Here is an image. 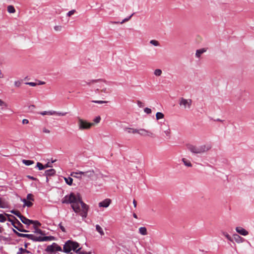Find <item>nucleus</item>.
Returning a JSON list of instances; mask_svg holds the SVG:
<instances>
[{"label": "nucleus", "mask_w": 254, "mask_h": 254, "mask_svg": "<svg viewBox=\"0 0 254 254\" xmlns=\"http://www.w3.org/2000/svg\"><path fill=\"white\" fill-rule=\"evenodd\" d=\"M106 83V81L102 79H98L96 80H89L88 83L91 84V87L95 92H97L104 86V84Z\"/></svg>", "instance_id": "20e7f679"}, {"label": "nucleus", "mask_w": 254, "mask_h": 254, "mask_svg": "<svg viewBox=\"0 0 254 254\" xmlns=\"http://www.w3.org/2000/svg\"><path fill=\"white\" fill-rule=\"evenodd\" d=\"M161 129L164 130V132L166 135L167 138L170 139L171 137V132L169 128L167 127L166 128H163V127H162Z\"/></svg>", "instance_id": "a211bd4d"}, {"label": "nucleus", "mask_w": 254, "mask_h": 254, "mask_svg": "<svg viewBox=\"0 0 254 254\" xmlns=\"http://www.w3.org/2000/svg\"><path fill=\"white\" fill-rule=\"evenodd\" d=\"M66 114H67V113H66V112L62 113V112H58L56 111L55 115H57L60 116H64L66 115Z\"/></svg>", "instance_id": "de8ad7c7"}, {"label": "nucleus", "mask_w": 254, "mask_h": 254, "mask_svg": "<svg viewBox=\"0 0 254 254\" xmlns=\"http://www.w3.org/2000/svg\"><path fill=\"white\" fill-rule=\"evenodd\" d=\"M150 43L151 44H152V45L155 46H159V42L158 41H157V40H151L150 41Z\"/></svg>", "instance_id": "473e14b6"}, {"label": "nucleus", "mask_w": 254, "mask_h": 254, "mask_svg": "<svg viewBox=\"0 0 254 254\" xmlns=\"http://www.w3.org/2000/svg\"><path fill=\"white\" fill-rule=\"evenodd\" d=\"M44 166V169L48 168V167H52V166L51 165V163H50L49 162H48L46 165H45Z\"/></svg>", "instance_id": "6e6d98bb"}, {"label": "nucleus", "mask_w": 254, "mask_h": 254, "mask_svg": "<svg viewBox=\"0 0 254 254\" xmlns=\"http://www.w3.org/2000/svg\"><path fill=\"white\" fill-rule=\"evenodd\" d=\"M45 83L44 81H40L39 83L38 84V85H43Z\"/></svg>", "instance_id": "774afa93"}, {"label": "nucleus", "mask_w": 254, "mask_h": 254, "mask_svg": "<svg viewBox=\"0 0 254 254\" xmlns=\"http://www.w3.org/2000/svg\"><path fill=\"white\" fill-rule=\"evenodd\" d=\"M75 172H73L71 174V176H73V177L81 179L82 178V175H76L75 174Z\"/></svg>", "instance_id": "4c0bfd02"}, {"label": "nucleus", "mask_w": 254, "mask_h": 254, "mask_svg": "<svg viewBox=\"0 0 254 254\" xmlns=\"http://www.w3.org/2000/svg\"><path fill=\"white\" fill-rule=\"evenodd\" d=\"M21 200L24 203V205L27 207H31L33 203L30 201H27L25 198L21 199Z\"/></svg>", "instance_id": "a878e982"}, {"label": "nucleus", "mask_w": 254, "mask_h": 254, "mask_svg": "<svg viewBox=\"0 0 254 254\" xmlns=\"http://www.w3.org/2000/svg\"><path fill=\"white\" fill-rule=\"evenodd\" d=\"M43 132L46 133H49L50 132V130L46 127H44L43 128Z\"/></svg>", "instance_id": "5fc2aeb1"}, {"label": "nucleus", "mask_w": 254, "mask_h": 254, "mask_svg": "<svg viewBox=\"0 0 254 254\" xmlns=\"http://www.w3.org/2000/svg\"><path fill=\"white\" fill-rule=\"evenodd\" d=\"M236 243L239 244L244 242V239H235Z\"/></svg>", "instance_id": "4d7b16f0"}, {"label": "nucleus", "mask_w": 254, "mask_h": 254, "mask_svg": "<svg viewBox=\"0 0 254 254\" xmlns=\"http://www.w3.org/2000/svg\"><path fill=\"white\" fill-rule=\"evenodd\" d=\"M13 231L17 235V236L18 237H23V234H24L18 233L17 231H16L15 230H14V229H13Z\"/></svg>", "instance_id": "603ef678"}, {"label": "nucleus", "mask_w": 254, "mask_h": 254, "mask_svg": "<svg viewBox=\"0 0 254 254\" xmlns=\"http://www.w3.org/2000/svg\"><path fill=\"white\" fill-rule=\"evenodd\" d=\"M27 177L28 178H29V179L31 180H33V181H35V180H36L37 179L33 176H31L30 175H28L27 176Z\"/></svg>", "instance_id": "13d9d810"}, {"label": "nucleus", "mask_w": 254, "mask_h": 254, "mask_svg": "<svg viewBox=\"0 0 254 254\" xmlns=\"http://www.w3.org/2000/svg\"><path fill=\"white\" fill-rule=\"evenodd\" d=\"M31 224L33 225V227L34 228V232L36 234L41 235L42 236H46V233L44 231H43L42 230L39 229L38 228V226H41V224L40 222L37 220H32Z\"/></svg>", "instance_id": "423d86ee"}, {"label": "nucleus", "mask_w": 254, "mask_h": 254, "mask_svg": "<svg viewBox=\"0 0 254 254\" xmlns=\"http://www.w3.org/2000/svg\"><path fill=\"white\" fill-rule=\"evenodd\" d=\"M34 241L42 242L52 240L53 239H32Z\"/></svg>", "instance_id": "8fccbe9b"}, {"label": "nucleus", "mask_w": 254, "mask_h": 254, "mask_svg": "<svg viewBox=\"0 0 254 254\" xmlns=\"http://www.w3.org/2000/svg\"><path fill=\"white\" fill-rule=\"evenodd\" d=\"M6 106V104L1 99H0V106Z\"/></svg>", "instance_id": "e2e57ef3"}, {"label": "nucleus", "mask_w": 254, "mask_h": 254, "mask_svg": "<svg viewBox=\"0 0 254 254\" xmlns=\"http://www.w3.org/2000/svg\"><path fill=\"white\" fill-rule=\"evenodd\" d=\"M54 29L57 31H61L62 29V27L61 25H57L54 27Z\"/></svg>", "instance_id": "a18cd8bd"}, {"label": "nucleus", "mask_w": 254, "mask_h": 254, "mask_svg": "<svg viewBox=\"0 0 254 254\" xmlns=\"http://www.w3.org/2000/svg\"><path fill=\"white\" fill-rule=\"evenodd\" d=\"M56 174V171L54 169H50L46 170L45 172V175L47 177H50L55 175Z\"/></svg>", "instance_id": "dca6fc26"}, {"label": "nucleus", "mask_w": 254, "mask_h": 254, "mask_svg": "<svg viewBox=\"0 0 254 254\" xmlns=\"http://www.w3.org/2000/svg\"><path fill=\"white\" fill-rule=\"evenodd\" d=\"M182 161L186 166L189 167H190L192 166V164H191V162L189 160L186 159V158H182Z\"/></svg>", "instance_id": "aec40b11"}, {"label": "nucleus", "mask_w": 254, "mask_h": 254, "mask_svg": "<svg viewBox=\"0 0 254 254\" xmlns=\"http://www.w3.org/2000/svg\"><path fill=\"white\" fill-rule=\"evenodd\" d=\"M234 238H242L238 234H234L233 235Z\"/></svg>", "instance_id": "0e129e2a"}, {"label": "nucleus", "mask_w": 254, "mask_h": 254, "mask_svg": "<svg viewBox=\"0 0 254 254\" xmlns=\"http://www.w3.org/2000/svg\"><path fill=\"white\" fill-rule=\"evenodd\" d=\"M223 236H225L226 238H231L229 235L227 233H223Z\"/></svg>", "instance_id": "680f3d73"}, {"label": "nucleus", "mask_w": 254, "mask_h": 254, "mask_svg": "<svg viewBox=\"0 0 254 254\" xmlns=\"http://www.w3.org/2000/svg\"><path fill=\"white\" fill-rule=\"evenodd\" d=\"M36 167H38L39 170H42L44 169V166L40 162H37Z\"/></svg>", "instance_id": "f704fd0d"}, {"label": "nucleus", "mask_w": 254, "mask_h": 254, "mask_svg": "<svg viewBox=\"0 0 254 254\" xmlns=\"http://www.w3.org/2000/svg\"><path fill=\"white\" fill-rule=\"evenodd\" d=\"M154 74L156 76H160L162 74V70L160 69H156L154 70Z\"/></svg>", "instance_id": "72a5a7b5"}, {"label": "nucleus", "mask_w": 254, "mask_h": 254, "mask_svg": "<svg viewBox=\"0 0 254 254\" xmlns=\"http://www.w3.org/2000/svg\"><path fill=\"white\" fill-rule=\"evenodd\" d=\"M5 215L8 217V220L11 222V224L13 225V224H14L15 223V220L13 219V216L10 214H5Z\"/></svg>", "instance_id": "b1692460"}, {"label": "nucleus", "mask_w": 254, "mask_h": 254, "mask_svg": "<svg viewBox=\"0 0 254 254\" xmlns=\"http://www.w3.org/2000/svg\"><path fill=\"white\" fill-rule=\"evenodd\" d=\"M6 218L5 215H4L2 214H0V222H4L6 221Z\"/></svg>", "instance_id": "c9c22d12"}, {"label": "nucleus", "mask_w": 254, "mask_h": 254, "mask_svg": "<svg viewBox=\"0 0 254 254\" xmlns=\"http://www.w3.org/2000/svg\"><path fill=\"white\" fill-rule=\"evenodd\" d=\"M63 203L71 204V207L76 213H78L83 219L87 217L89 206L82 200L81 195L77 192H71L65 195L62 200Z\"/></svg>", "instance_id": "f257e3e1"}, {"label": "nucleus", "mask_w": 254, "mask_h": 254, "mask_svg": "<svg viewBox=\"0 0 254 254\" xmlns=\"http://www.w3.org/2000/svg\"><path fill=\"white\" fill-rule=\"evenodd\" d=\"M27 199L29 200L34 201L33 195L31 193H29L27 195Z\"/></svg>", "instance_id": "58836bf2"}, {"label": "nucleus", "mask_w": 254, "mask_h": 254, "mask_svg": "<svg viewBox=\"0 0 254 254\" xmlns=\"http://www.w3.org/2000/svg\"><path fill=\"white\" fill-rule=\"evenodd\" d=\"M28 238H55L54 237L51 236H42L41 235H34L33 234H28Z\"/></svg>", "instance_id": "4468645a"}, {"label": "nucleus", "mask_w": 254, "mask_h": 254, "mask_svg": "<svg viewBox=\"0 0 254 254\" xmlns=\"http://www.w3.org/2000/svg\"><path fill=\"white\" fill-rule=\"evenodd\" d=\"M35 108V106L34 105H31L29 106V109H32Z\"/></svg>", "instance_id": "69168bd1"}, {"label": "nucleus", "mask_w": 254, "mask_h": 254, "mask_svg": "<svg viewBox=\"0 0 254 254\" xmlns=\"http://www.w3.org/2000/svg\"><path fill=\"white\" fill-rule=\"evenodd\" d=\"M132 133H137L141 135L151 136L152 133L144 129H135L132 131Z\"/></svg>", "instance_id": "9b49d317"}, {"label": "nucleus", "mask_w": 254, "mask_h": 254, "mask_svg": "<svg viewBox=\"0 0 254 254\" xmlns=\"http://www.w3.org/2000/svg\"><path fill=\"white\" fill-rule=\"evenodd\" d=\"M139 232L142 235H145L147 234V229L145 227H141L139 228Z\"/></svg>", "instance_id": "412c9836"}, {"label": "nucleus", "mask_w": 254, "mask_h": 254, "mask_svg": "<svg viewBox=\"0 0 254 254\" xmlns=\"http://www.w3.org/2000/svg\"><path fill=\"white\" fill-rule=\"evenodd\" d=\"M144 112L147 114H150L151 113L152 111L151 109L146 107L144 109Z\"/></svg>", "instance_id": "79ce46f5"}, {"label": "nucleus", "mask_w": 254, "mask_h": 254, "mask_svg": "<svg viewBox=\"0 0 254 254\" xmlns=\"http://www.w3.org/2000/svg\"><path fill=\"white\" fill-rule=\"evenodd\" d=\"M92 102L98 103V104H103L108 103V101H100V100H94L92 101Z\"/></svg>", "instance_id": "c03bdc74"}, {"label": "nucleus", "mask_w": 254, "mask_h": 254, "mask_svg": "<svg viewBox=\"0 0 254 254\" xmlns=\"http://www.w3.org/2000/svg\"><path fill=\"white\" fill-rule=\"evenodd\" d=\"M55 113H56V111H43V112H41L39 114L41 115L44 116V115H55Z\"/></svg>", "instance_id": "6ab92c4d"}, {"label": "nucleus", "mask_w": 254, "mask_h": 254, "mask_svg": "<svg viewBox=\"0 0 254 254\" xmlns=\"http://www.w3.org/2000/svg\"><path fill=\"white\" fill-rule=\"evenodd\" d=\"M101 120V118L100 116H98V117H96L94 119V122L95 123H98L100 122Z\"/></svg>", "instance_id": "09e8293b"}, {"label": "nucleus", "mask_w": 254, "mask_h": 254, "mask_svg": "<svg viewBox=\"0 0 254 254\" xmlns=\"http://www.w3.org/2000/svg\"><path fill=\"white\" fill-rule=\"evenodd\" d=\"M13 219L15 220V223L13 224V226L16 228L17 230L20 232H27L28 231L24 229L23 225L15 218L14 216H12Z\"/></svg>", "instance_id": "9d476101"}, {"label": "nucleus", "mask_w": 254, "mask_h": 254, "mask_svg": "<svg viewBox=\"0 0 254 254\" xmlns=\"http://www.w3.org/2000/svg\"><path fill=\"white\" fill-rule=\"evenodd\" d=\"M187 149L193 154H202L209 150L212 146L209 143L201 145L199 146L194 145L190 144L187 145Z\"/></svg>", "instance_id": "7ed1b4c3"}, {"label": "nucleus", "mask_w": 254, "mask_h": 254, "mask_svg": "<svg viewBox=\"0 0 254 254\" xmlns=\"http://www.w3.org/2000/svg\"><path fill=\"white\" fill-rule=\"evenodd\" d=\"M64 180L65 183L71 186L72 184L73 179L71 177H67V178H64Z\"/></svg>", "instance_id": "5701e85b"}, {"label": "nucleus", "mask_w": 254, "mask_h": 254, "mask_svg": "<svg viewBox=\"0 0 254 254\" xmlns=\"http://www.w3.org/2000/svg\"><path fill=\"white\" fill-rule=\"evenodd\" d=\"M134 13H132V14H131L130 16H129L128 17L125 18L124 19H123L122 20V22H120L121 24H123L124 23H125V22H127V21H128L130 18L132 16V15H133Z\"/></svg>", "instance_id": "e433bc0d"}, {"label": "nucleus", "mask_w": 254, "mask_h": 254, "mask_svg": "<svg viewBox=\"0 0 254 254\" xmlns=\"http://www.w3.org/2000/svg\"><path fill=\"white\" fill-rule=\"evenodd\" d=\"M59 226H60V229H61V230L63 232L65 231L64 227L63 226H62L61 223L59 224Z\"/></svg>", "instance_id": "bf43d9fd"}, {"label": "nucleus", "mask_w": 254, "mask_h": 254, "mask_svg": "<svg viewBox=\"0 0 254 254\" xmlns=\"http://www.w3.org/2000/svg\"><path fill=\"white\" fill-rule=\"evenodd\" d=\"M22 81H23L22 79L15 81L14 83V86L16 87H19L21 85V84L22 83Z\"/></svg>", "instance_id": "c85d7f7f"}, {"label": "nucleus", "mask_w": 254, "mask_h": 254, "mask_svg": "<svg viewBox=\"0 0 254 254\" xmlns=\"http://www.w3.org/2000/svg\"><path fill=\"white\" fill-rule=\"evenodd\" d=\"M10 212L15 215H16L19 218H20V216H22L21 214L19 211L15 210H12L10 211Z\"/></svg>", "instance_id": "c756f323"}, {"label": "nucleus", "mask_w": 254, "mask_h": 254, "mask_svg": "<svg viewBox=\"0 0 254 254\" xmlns=\"http://www.w3.org/2000/svg\"><path fill=\"white\" fill-rule=\"evenodd\" d=\"M236 231L239 234L244 236H246L249 234L248 231L241 227H237L236 228Z\"/></svg>", "instance_id": "f8f14e48"}, {"label": "nucleus", "mask_w": 254, "mask_h": 254, "mask_svg": "<svg viewBox=\"0 0 254 254\" xmlns=\"http://www.w3.org/2000/svg\"><path fill=\"white\" fill-rule=\"evenodd\" d=\"M104 86H103L102 87V88L101 89V91L103 92H104V93H109V91H108V90H107V89L106 88H105L104 87Z\"/></svg>", "instance_id": "864d4df0"}, {"label": "nucleus", "mask_w": 254, "mask_h": 254, "mask_svg": "<svg viewBox=\"0 0 254 254\" xmlns=\"http://www.w3.org/2000/svg\"><path fill=\"white\" fill-rule=\"evenodd\" d=\"M24 253H29V252L26 249H24L22 248H20L19 249L18 252L17 253V254H22Z\"/></svg>", "instance_id": "2f4dec72"}, {"label": "nucleus", "mask_w": 254, "mask_h": 254, "mask_svg": "<svg viewBox=\"0 0 254 254\" xmlns=\"http://www.w3.org/2000/svg\"><path fill=\"white\" fill-rule=\"evenodd\" d=\"M164 115L161 112H157L156 114V118L157 120L164 118Z\"/></svg>", "instance_id": "393cba45"}, {"label": "nucleus", "mask_w": 254, "mask_h": 254, "mask_svg": "<svg viewBox=\"0 0 254 254\" xmlns=\"http://www.w3.org/2000/svg\"><path fill=\"white\" fill-rule=\"evenodd\" d=\"M6 206V202L1 198H0V208H4Z\"/></svg>", "instance_id": "bb28decb"}, {"label": "nucleus", "mask_w": 254, "mask_h": 254, "mask_svg": "<svg viewBox=\"0 0 254 254\" xmlns=\"http://www.w3.org/2000/svg\"><path fill=\"white\" fill-rule=\"evenodd\" d=\"M77 125L79 130L88 129L94 125L93 123H89L86 120H83L80 118H78Z\"/></svg>", "instance_id": "39448f33"}, {"label": "nucleus", "mask_w": 254, "mask_h": 254, "mask_svg": "<svg viewBox=\"0 0 254 254\" xmlns=\"http://www.w3.org/2000/svg\"><path fill=\"white\" fill-rule=\"evenodd\" d=\"M96 229L101 235H104V232L102 228L99 225H96Z\"/></svg>", "instance_id": "7c9ffc66"}, {"label": "nucleus", "mask_w": 254, "mask_h": 254, "mask_svg": "<svg viewBox=\"0 0 254 254\" xmlns=\"http://www.w3.org/2000/svg\"><path fill=\"white\" fill-rule=\"evenodd\" d=\"M29 123V121L27 119H23L22 120L23 124H28Z\"/></svg>", "instance_id": "052dcab7"}, {"label": "nucleus", "mask_w": 254, "mask_h": 254, "mask_svg": "<svg viewBox=\"0 0 254 254\" xmlns=\"http://www.w3.org/2000/svg\"><path fill=\"white\" fill-rule=\"evenodd\" d=\"M89 83V80L88 81H82L81 82V85L82 86H85L86 85H88L89 86H91V84H89L88 83Z\"/></svg>", "instance_id": "ea45409f"}, {"label": "nucleus", "mask_w": 254, "mask_h": 254, "mask_svg": "<svg viewBox=\"0 0 254 254\" xmlns=\"http://www.w3.org/2000/svg\"><path fill=\"white\" fill-rule=\"evenodd\" d=\"M192 103L191 99H186L184 98H181L179 100V105L180 106H183L184 109L190 108Z\"/></svg>", "instance_id": "6e6552de"}, {"label": "nucleus", "mask_w": 254, "mask_h": 254, "mask_svg": "<svg viewBox=\"0 0 254 254\" xmlns=\"http://www.w3.org/2000/svg\"><path fill=\"white\" fill-rule=\"evenodd\" d=\"M61 251V247L56 243H53L52 245L47 246L46 249V251L50 253H54L56 252Z\"/></svg>", "instance_id": "0eeeda50"}, {"label": "nucleus", "mask_w": 254, "mask_h": 254, "mask_svg": "<svg viewBox=\"0 0 254 254\" xmlns=\"http://www.w3.org/2000/svg\"><path fill=\"white\" fill-rule=\"evenodd\" d=\"M135 129H133L132 128H129V127H126L124 128L125 131H127L128 133H132V131L133 130H135Z\"/></svg>", "instance_id": "37998d69"}, {"label": "nucleus", "mask_w": 254, "mask_h": 254, "mask_svg": "<svg viewBox=\"0 0 254 254\" xmlns=\"http://www.w3.org/2000/svg\"><path fill=\"white\" fill-rule=\"evenodd\" d=\"M7 11L10 13H12L15 12V10L14 7L12 5H8L7 6Z\"/></svg>", "instance_id": "cd10ccee"}, {"label": "nucleus", "mask_w": 254, "mask_h": 254, "mask_svg": "<svg viewBox=\"0 0 254 254\" xmlns=\"http://www.w3.org/2000/svg\"><path fill=\"white\" fill-rule=\"evenodd\" d=\"M76 175H82L84 178L92 179L95 176V172L93 170H90L85 172L79 171L78 173H75Z\"/></svg>", "instance_id": "1a4fd4ad"}, {"label": "nucleus", "mask_w": 254, "mask_h": 254, "mask_svg": "<svg viewBox=\"0 0 254 254\" xmlns=\"http://www.w3.org/2000/svg\"><path fill=\"white\" fill-rule=\"evenodd\" d=\"M111 202V200L110 199H106L104 200L103 201L99 202V207H107L110 205V204Z\"/></svg>", "instance_id": "ddd939ff"}, {"label": "nucleus", "mask_w": 254, "mask_h": 254, "mask_svg": "<svg viewBox=\"0 0 254 254\" xmlns=\"http://www.w3.org/2000/svg\"><path fill=\"white\" fill-rule=\"evenodd\" d=\"M20 220L22 221L23 223L26 225L28 226H29L30 225H31L32 220H30L28 218H27L26 217L23 216H20V218H19Z\"/></svg>", "instance_id": "2eb2a0df"}, {"label": "nucleus", "mask_w": 254, "mask_h": 254, "mask_svg": "<svg viewBox=\"0 0 254 254\" xmlns=\"http://www.w3.org/2000/svg\"><path fill=\"white\" fill-rule=\"evenodd\" d=\"M22 163L26 166H30L33 164H34V162L32 160H25L23 159L22 161Z\"/></svg>", "instance_id": "4be33fe9"}, {"label": "nucleus", "mask_w": 254, "mask_h": 254, "mask_svg": "<svg viewBox=\"0 0 254 254\" xmlns=\"http://www.w3.org/2000/svg\"><path fill=\"white\" fill-rule=\"evenodd\" d=\"M137 105L139 107V108H142L144 106V105L143 104V103H142L139 100H138L137 101Z\"/></svg>", "instance_id": "3c124183"}, {"label": "nucleus", "mask_w": 254, "mask_h": 254, "mask_svg": "<svg viewBox=\"0 0 254 254\" xmlns=\"http://www.w3.org/2000/svg\"><path fill=\"white\" fill-rule=\"evenodd\" d=\"M133 204L134 207H136V205H137V203H136V201H135V199H134L133 200Z\"/></svg>", "instance_id": "338daca9"}, {"label": "nucleus", "mask_w": 254, "mask_h": 254, "mask_svg": "<svg viewBox=\"0 0 254 254\" xmlns=\"http://www.w3.org/2000/svg\"><path fill=\"white\" fill-rule=\"evenodd\" d=\"M76 12L75 10L74 9H73V10H70L69 11L67 14H66V15L67 16H71L72 15H73L75 12Z\"/></svg>", "instance_id": "a19ab883"}, {"label": "nucleus", "mask_w": 254, "mask_h": 254, "mask_svg": "<svg viewBox=\"0 0 254 254\" xmlns=\"http://www.w3.org/2000/svg\"><path fill=\"white\" fill-rule=\"evenodd\" d=\"M206 51V49L205 48H202L200 49L197 50L195 53L196 57L197 58H200L201 55Z\"/></svg>", "instance_id": "f3484780"}, {"label": "nucleus", "mask_w": 254, "mask_h": 254, "mask_svg": "<svg viewBox=\"0 0 254 254\" xmlns=\"http://www.w3.org/2000/svg\"><path fill=\"white\" fill-rule=\"evenodd\" d=\"M25 84L29 85L31 86H35L37 85L36 83L33 82H26Z\"/></svg>", "instance_id": "49530a36"}, {"label": "nucleus", "mask_w": 254, "mask_h": 254, "mask_svg": "<svg viewBox=\"0 0 254 254\" xmlns=\"http://www.w3.org/2000/svg\"><path fill=\"white\" fill-rule=\"evenodd\" d=\"M79 244L70 240L67 241L64 246L63 251L65 253H69L71 250L78 254H92V251L86 252L82 250V248H79Z\"/></svg>", "instance_id": "f03ea898"}]
</instances>
